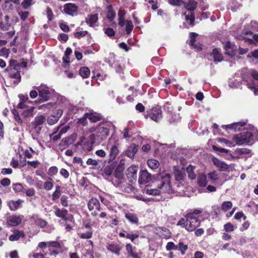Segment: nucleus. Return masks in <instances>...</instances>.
I'll return each instance as SVG.
<instances>
[{
	"label": "nucleus",
	"instance_id": "39448f33",
	"mask_svg": "<svg viewBox=\"0 0 258 258\" xmlns=\"http://www.w3.org/2000/svg\"><path fill=\"white\" fill-rule=\"evenodd\" d=\"M233 141L238 145L254 143L253 135L250 132H244L233 136Z\"/></svg>",
	"mask_w": 258,
	"mask_h": 258
},
{
	"label": "nucleus",
	"instance_id": "6ab92c4d",
	"mask_svg": "<svg viewBox=\"0 0 258 258\" xmlns=\"http://www.w3.org/2000/svg\"><path fill=\"white\" fill-rule=\"evenodd\" d=\"M88 208L90 211L94 209L98 211H101V210L99 201L95 198H91L89 201L88 203Z\"/></svg>",
	"mask_w": 258,
	"mask_h": 258
},
{
	"label": "nucleus",
	"instance_id": "774afa93",
	"mask_svg": "<svg viewBox=\"0 0 258 258\" xmlns=\"http://www.w3.org/2000/svg\"><path fill=\"white\" fill-rule=\"evenodd\" d=\"M13 188L15 192H20L23 189V186L21 183H15L13 185Z\"/></svg>",
	"mask_w": 258,
	"mask_h": 258
},
{
	"label": "nucleus",
	"instance_id": "aec40b11",
	"mask_svg": "<svg viewBox=\"0 0 258 258\" xmlns=\"http://www.w3.org/2000/svg\"><path fill=\"white\" fill-rule=\"evenodd\" d=\"M106 248L108 251L114 253L117 256L120 255L121 250V247L116 243H108L106 246Z\"/></svg>",
	"mask_w": 258,
	"mask_h": 258
},
{
	"label": "nucleus",
	"instance_id": "8fccbe9b",
	"mask_svg": "<svg viewBox=\"0 0 258 258\" xmlns=\"http://www.w3.org/2000/svg\"><path fill=\"white\" fill-rule=\"evenodd\" d=\"M134 28V25L131 20L126 21L125 30L127 34H130Z\"/></svg>",
	"mask_w": 258,
	"mask_h": 258
},
{
	"label": "nucleus",
	"instance_id": "4be33fe9",
	"mask_svg": "<svg viewBox=\"0 0 258 258\" xmlns=\"http://www.w3.org/2000/svg\"><path fill=\"white\" fill-rule=\"evenodd\" d=\"M136 247L134 246L131 243H126L125 245V249L127 252L128 256L133 258H141V257L135 251Z\"/></svg>",
	"mask_w": 258,
	"mask_h": 258
},
{
	"label": "nucleus",
	"instance_id": "f03ea898",
	"mask_svg": "<svg viewBox=\"0 0 258 258\" xmlns=\"http://www.w3.org/2000/svg\"><path fill=\"white\" fill-rule=\"evenodd\" d=\"M184 8L188 12H185L183 13L185 16V20L188 23L190 26L193 27L195 25V10L197 8L198 3L195 0H187V2L184 1L183 4Z\"/></svg>",
	"mask_w": 258,
	"mask_h": 258
},
{
	"label": "nucleus",
	"instance_id": "bf43d9fd",
	"mask_svg": "<svg viewBox=\"0 0 258 258\" xmlns=\"http://www.w3.org/2000/svg\"><path fill=\"white\" fill-rule=\"evenodd\" d=\"M88 34V32L87 31H83L80 32H76L74 33V37L76 38L80 39Z\"/></svg>",
	"mask_w": 258,
	"mask_h": 258
},
{
	"label": "nucleus",
	"instance_id": "7c9ffc66",
	"mask_svg": "<svg viewBox=\"0 0 258 258\" xmlns=\"http://www.w3.org/2000/svg\"><path fill=\"white\" fill-rule=\"evenodd\" d=\"M125 217L130 223L138 225L139 219L136 214L128 212L125 213Z\"/></svg>",
	"mask_w": 258,
	"mask_h": 258
},
{
	"label": "nucleus",
	"instance_id": "052dcab7",
	"mask_svg": "<svg viewBox=\"0 0 258 258\" xmlns=\"http://www.w3.org/2000/svg\"><path fill=\"white\" fill-rule=\"evenodd\" d=\"M187 219L185 218H181L179 221L178 222H177V226H179L182 228L184 227L185 228L186 230H187V226L186 225H187Z\"/></svg>",
	"mask_w": 258,
	"mask_h": 258
},
{
	"label": "nucleus",
	"instance_id": "dca6fc26",
	"mask_svg": "<svg viewBox=\"0 0 258 258\" xmlns=\"http://www.w3.org/2000/svg\"><path fill=\"white\" fill-rule=\"evenodd\" d=\"M53 208L55 209L54 214L56 217L61 218L64 221L70 220L69 217L67 216L68 211L67 209H60L56 206H54Z\"/></svg>",
	"mask_w": 258,
	"mask_h": 258
},
{
	"label": "nucleus",
	"instance_id": "a211bd4d",
	"mask_svg": "<svg viewBox=\"0 0 258 258\" xmlns=\"http://www.w3.org/2000/svg\"><path fill=\"white\" fill-rule=\"evenodd\" d=\"M251 150L247 148H237L233 152L234 155H230L232 158L239 159L241 156L249 154Z\"/></svg>",
	"mask_w": 258,
	"mask_h": 258
},
{
	"label": "nucleus",
	"instance_id": "b1692460",
	"mask_svg": "<svg viewBox=\"0 0 258 258\" xmlns=\"http://www.w3.org/2000/svg\"><path fill=\"white\" fill-rule=\"evenodd\" d=\"M139 149V146L135 144H132L125 151V155L133 158Z\"/></svg>",
	"mask_w": 258,
	"mask_h": 258
},
{
	"label": "nucleus",
	"instance_id": "49530a36",
	"mask_svg": "<svg viewBox=\"0 0 258 258\" xmlns=\"http://www.w3.org/2000/svg\"><path fill=\"white\" fill-rule=\"evenodd\" d=\"M72 49L70 47H67L65 51V56L63 57V61L64 62L69 63L70 62L69 59V55L72 53Z\"/></svg>",
	"mask_w": 258,
	"mask_h": 258
},
{
	"label": "nucleus",
	"instance_id": "3c124183",
	"mask_svg": "<svg viewBox=\"0 0 258 258\" xmlns=\"http://www.w3.org/2000/svg\"><path fill=\"white\" fill-rule=\"evenodd\" d=\"M235 229L234 226L230 222H228L224 225V230L226 232H233Z\"/></svg>",
	"mask_w": 258,
	"mask_h": 258
},
{
	"label": "nucleus",
	"instance_id": "c03bdc74",
	"mask_svg": "<svg viewBox=\"0 0 258 258\" xmlns=\"http://www.w3.org/2000/svg\"><path fill=\"white\" fill-rule=\"evenodd\" d=\"M178 250L180 251L181 255H184L185 254V251L188 249V245L181 241L178 243Z\"/></svg>",
	"mask_w": 258,
	"mask_h": 258
},
{
	"label": "nucleus",
	"instance_id": "2f4dec72",
	"mask_svg": "<svg viewBox=\"0 0 258 258\" xmlns=\"http://www.w3.org/2000/svg\"><path fill=\"white\" fill-rule=\"evenodd\" d=\"M107 12L106 17L110 22H112L115 17L116 13L114 11L113 7L111 5L107 6Z\"/></svg>",
	"mask_w": 258,
	"mask_h": 258
},
{
	"label": "nucleus",
	"instance_id": "9d476101",
	"mask_svg": "<svg viewBox=\"0 0 258 258\" xmlns=\"http://www.w3.org/2000/svg\"><path fill=\"white\" fill-rule=\"evenodd\" d=\"M222 43L224 44L223 48L225 50V54L231 57L236 55L237 52V47L234 42L227 41L225 43L222 42Z\"/></svg>",
	"mask_w": 258,
	"mask_h": 258
},
{
	"label": "nucleus",
	"instance_id": "c85d7f7f",
	"mask_svg": "<svg viewBox=\"0 0 258 258\" xmlns=\"http://www.w3.org/2000/svg\"><path fill=\"white\" fill-rule=\"evenodd\" d=\"M25 235L23 231H15L14 233L9 236V240L11 241H17L20 239V238L24 237Z\"/></svg>",
	"mask_w": 258,
	"mask_h": 258
},
{
	"label": "nucleus",
	"instance_id": "a19ab883",
	"mask_svg": "<svg viewBox=\"0 0 258 258\" xmlns=\"http://www.w3.org/2000/svg\"><path fill=\"white\" fill-rule=\"evenodd\" d=\"M12 112L14 116V119L15 121L17 122L18 124L22 125L23 122L17 110H16V109H13L12 110Z\"/></svg>",
	"mask_w": 258,
	"mask_h": 258
},
{
	"label": "nucleus",
	"instance_id": "ea45409f",
	"mask_svg": "<svg viewBox=\"0 0 258 258\" xmlns=\"http://www.w3.org/2000/svg\"><path fill=\"white\" fill-rule=\"evenodd\" d=\"M34 109L35 107L33 106H31L30 108H26L23 111L22 115L25 118L33 116Z\"/></svg>",
	"mask_w": 258,
	"mask_h": 258
},
{
	"label": "nucleus",
	"instance_id": "f3484780",
	"mask_svg": "<svg viewBox=\"0 0 258 258\" xmlns=\"http://www.w3.org/2000/svg\"><path fill=\"white\" fill-rule=\"evenodd\" d=\"M152 179V175L146 170L140 172L139 182L140 184H145L149 182Z\"/></svg>",
	"mask_w": 258,
	"mask_h": 258
},
{
	"label": "nucleus",
	"instance_id": "680f3d73",
	"mask_svg": "<svg viewBox=\"0 0 258 258\" xmlns=\"http://www.w3.org/2000/svg\"><path fill=\"white\" fill-rule=\"evenodd\" d=\"M57 172L58 168L56 166H51L49 168L47 174L48 175L52 176L56 175Z\"/></svg>",
	"mask_w": 258,
	"mask_h": 258
},
{
	"label": "nucleus",
	"instance_id": "0eeeda50",
	"mask_svg": "<svg viewBox=\"0 0 258 258\" xmlns=\"http://www.w3.org/2000/svg\"><path fill=\"white\" fill-rule=\"evenodd\" d=\"M107 149L109 151L108 162L113 161L119 153V143H115L114 144H112L110 139L107 145Z\"/></svg>",
	"mask_w": 258,
	"mask_h": 258
},
{
	"label": "nucleus",
	"instance_id": "79ce46f5",
	"mask_svg": "<svg viewBox=\"0 0 258 258\" xmlns=\"http://www.w3.org/2000/svg\"><path fill=\"white\" fill-rule=\"evenodd\" d=\"M114 168L111 166H106L102 171V175L104 176L109 177L113 173Z\"/></svg>",
	"mask_w": 258,
	"mask_h": 258
},
{
	"label": "nucleus",
	"instance_id": "e433bc0d",
	"mask_svg": "<svg viewBox=\"0 0 258 258\" xmlns=\"http://www.w3.org/2000/svg\"><path fill=\"white\" fill-rule=\"evenodd\" d=\"M195 166L191 165H189L186 168V172L188 174V177L191 179H195L196 178V174L194 172Z\"/></svg>",
	"mask_w": 258,
	"mask_h": 258
},
{
	"label": "nucleus",
	"instance_id": "4c0bfd02",
	"mask_svg": "<svg viewBox=\"0 0 258 258\" xmlns=\"http://www.w3.org/2000/svg\"><path fill=\"white\" fill-rule=\"evenodd\" d=\"M79 74L83 78H87L90 75V69L86 67H83L80 69Z\"/></svg>",
	"mask_w": 258,
	"mask_h": 258
},
{
	"label": "nucleus",
	"instance_id": "c756f323",
	"mask_svg": "<svg viewBox=\"0 0 258 258\" xmlns=\"http://www.w3.org/2000/svg\"><path fill=\"white\" fill-rule=\"evenodd\" d=\"M45 120V117L42 115L37 116L35 117L34 120L32 122V125L34 128L43 124Z\"/></svg>",
	"mask_w": 258,
	"mask_h": 258
},
{
	"label": "nucleus",
	"instance_id": "69168bd1",
	"mask_svg": "<svg viewBox=\"0 0 258 258\" xmlns=\"http://www.w3.org/2000/svg\"><path fill=\"white\" fill-rule=\"evenodd\" d=\"M87 114H88V112L84 113L83 116L79 119L78 122L83 126L86 125L88 124V121L87 120L88 116H86Z\"/></svg>",
	"mask_w": 258,
	"mask_h": 258
},
{
	"label": "nucleus",
	"instance_id": "58836bf2",
	"mask_svg": "<svg viewBox=\"0 0 258 258\" xmlns=\"http://www.w3.org/2000/svg\"><path fill=\"white\" fill-rule=\"evenodd\" d=\"M147 164L152 169H157L160 165L158 160L153 159H149L147 161Z\"/></svg>",
	"mask_w": 258,
	"mask_h": 258
},
{
	"label": "nucleus",
	"instance_id": "6e6552de",
	"mask_svg": "<svg viewBox=\"0 0 258 258\" xmlns=\"http://www.w3.org/2000/svg\"><path fill=\"white\" fill-rule=\"evenodd\" d=\"M146 118L150 117L153 120L158 122L162 117V112L160 107L156 106L147 111L145 115Z\"/></svg>",
	"mask_w": 258,
	"mask_h": 258
},
{
	"label": "nucleus",
	"instance_id": "cd10ccee",
	"mask_svg": "<svg viewBox=\"0 0 258 258\" xmlns=\"http://www.w3.org/2000/svg\"><path fill=\"white\" fill-rule=\"evenodd\" d=\"M23 202V201L21 199H19L17 201L12 200L8 202V205L11 211H15L20 208Z\"/></svg>",
	"mask_w": 258,
	"mask_h": 258
},
{
	"label": "nucleus",
	"instance_id": "0e129e2a",
	"mask_svg": "<svg viewBox=\"0 0 258 258\" xmlns=\"http://www.w3.org/2000/svg\"><path fill=\"white\" fill-rule=\"evenodd\" d=\"M92 231H87L85 233H83L79 235V237L82 239H90L92 237Z\"/></svg>",
	"mask_w": 258,
	"mask_h": 258
},
{
	"label": "nucleus",
	"instance_id": "393cba45",
	"mask_svg": "<svg viewBox=\"0 0 258 258\" xmlns=\"http://www.w3.org/2000/svg\"><path fill=\"white\" fill-rule=\"evenodd\" d=\"M86 116H88L90 121L92 123H95L103 120V116L96 112L88 113V114Z\"/></svg>",
	"mask_w": 258,
	"mask_h": 258
},
{
	"label": "nucleus",
	"instance_id": "bb28decb",
	"mask_svg": "<svg viewBox=\"0 0 258 258\" xmlns=\"http://www.w3.org/2000/svg\"><path fill=\"white\" fill-rule=\"evenodd\" d=\"M98 20V14H90L88 15L86 18L85 22L90 26L93 27L94 24L97 22Z\"/></svg>",
	"mask_w": 258,
	"mask_h": 258
},
{
	"label": "nucleus",
	"instance_id": "9b49d317",
	"mask_svg": "<svg viewBox=\"0 0 258 258\" xmlns=\"http://www.w3.org/2000/svg\"><path fill=\"white\" fill-rule=\"evenodd\" d=\"M212 161L219 171H228L230 169V166L228 164L215 157L212 158Z\"/></svg>",
	"mask_w": 258,
	"mask_h": 258
},
{
	"label": "nucleus",
	"instance_id": "c9c22d12",
	"mask_svg": "<svg viewBox=\"0 0 258 258\" xmlns=\"http://www.w3.org/2000/svg\"><path fill=\"white\" fill-rule=\"evenodd\" d=\"M75 138L73 135L66 137L62 139L60 143L62 146H68L74 143Z\"/></svg>",
	"mask_w": 258,
	"mask_h": 258
},
{
	"label": "nucleus",
	"instance_id": "a18cd8bd",
	"mask_svg": "<svg viewBox=\"0 0 258 258\" xmlns=\"http://www.w3.org/2000/svg\"><path fill=\"white\" fill-rule=\"evenodd\" d=\"M232 207V203L230 201L224 202L221 205V210L224 212H226L230 209Z\"/></svg>",
	"mask_w": 258,
	"mask_h": 258
},
{
	"label": "nucleus",
	"instance_id": "864d4df0",
	"mask_svg": "<svg viewBox=\"0 0 258 258\" xmlns=\"http://www.w3.org/2000/svg\"><path fill=\"white\" fill-rule=\"evenodd\" d=\"M35 223L37 226L42 228L45 227L47 224V222L45 220L40 218L37 219L35 220Z\"/></svg>",
	"mask_w": 258,
	"mask_h": 258
},
{
	"label": "nucleus",
	"instance_id": "f8f14e48",
	"mask_svg": "<svg viewBox=\"0 0 258 258\" xmlns=\"http://www.w3.org/2000/svg\"><path fill=\"white\" fill-rule=\"evenodd\" d=\"M118 235L120 237L130 239L132 242H134L136 239H138L140 235L138 231L135 232L127 233V231L124 229H122Z\"/></svg>",
	"mask_w": 258,
	"mask_h": 258
},
{
	"label": "nucleus",
	"instance_id": "6e6d98bb",
	"mask_svg": "<svg viewBox=\"0 0 258 258\" xmlns=\"http://www.w3.org/2000/svg\"><path fill=\"white\" fill-rule=\"evenodd\" d=\"M59 119L54 115H51L47 118V123L49 125H53L56 123Z\"/></svg>",
	"mask_w": 258,
	"mask_h": 258
},
{
	"label": "nucleus",
	"instance_id": "603ef678",
	"mask_svg": "<svg viewBox=\"0 0 258 258\" xmlns=\"http://www.w3.org/2000/svg\"><path fill=\"white\" fill-rule=\"evenodd\" d=\"M168 2L171 6L177 7L181 6L184 3L183 0H168Z\"/></svg>",
	"mask_w": 258,
	"mask_h": 258
},
{
	"label": "nucleus",
	"instance_id": "20e7f679",
	"mask_svg": "<svg viewBox=\"0 0 258 258\" xmlns=\"http://www.w3.org/2000/svg\"><path fill=\"white\" fill-rule=\"evenodd\" d=\"M156 180V185L164 192L169 193L171 190V175L169 173L160 174Z\"/></svg>",
	"mask_w": 258,
	"mask_h": 258
},
{
	"label": "nucleus",
	"instance_id": "5701e85b",
	"mask_svg": "<svg viewBox=\"0 0 258 258\" xmlns=\"http://www.w3.org/2000/svg\"><path fill=\"white\" fill-rule=\"evenodd\" d=\"M22 221L20 216L17 215H12L8 217L7 223L11 226H16L19 225Z\"/></svg>",
	"mask_w": 258,
	"mask_h": 258
},
{
	"label": "nucleus",
	"instance_id": "37998d69",
	"mask_svg": "<svg viewBox=\"0 0 258 258\" xmlns=\"http://www.w3.org/2000/svg\"><path fill=\"white\" fill-rule=\"evenodd\" d=\"M53 187V179L51 177L48 178V180L43 183V188L46 190H51Z\"/></svg>",
	"mask_w": 258,
	"mask_h": 258
},
{
	"label": "nucleus",
	"instance_id": "423d86ee",
	"mask_svg": "<svg viewBox=\"0 0 258 258\" xmlns=\"http://www.w3.org/2000/svg\"><path fill=\"white\" fill-rule=\"evenodd\" d=\"M111 126L110 123L107 122L100 123L96 127L97 139L98 140H104L109 134V130Z\"/></svg>",
	"mask_w": 258,
	"mask_h": 258
},
{
	"label": "nucleus",
	"instance_id": "de8ad7c7",
	"mask_svg": "<svg viewBox=\"0 0 258 258\" xmlns=\"http://www.w3.org/2000/svg\"><path fill=\"white\" fill-rule=\"evenodd\" d=\"M33 0H23L21 3L22 7L25 9H28L33 4Z\"/></svg>",
	"mask_w": 258,
	"mask_h": 258
},
{
	"label": "nucleus",
	"instance_id": "1a4fd4ad",
	"mask_svg": "<svg viewBox=\"0 0 258 258\" xmlns=\"http://www.w3.org/2000/svg\"><path fill=\"white\" fill-rule=\"evenodd\" d=\"M36 89L38 92L41 101L44 102L49 100L51 94L49 87L41 84L39 86L36 87Z\"/></svg>",
	"mask_w": 258,
	"mask_h": 258
},
{
	"label": "nucleus",
	"instance_id": "5fc2aeb1",
	"mask_svg": "<svg viewBox=\"0 0 258 258\" xmlns=\"http://www.w3.org/2000/svg\"><path fill=\"white\" fill-rule=\"evenodd\" d=\"M69 198L66 195H62L60 197V203L64 207H68L69 206Z\"/></svg>",
	"mask_w": 258,
	"mask_h": 258
},
{
	"label": "nucleus",
	"instance_id": "473e14b6",
	"mask_svg": "<svg viewBox=\"0 0 258 258\" xmlns=\"http://www.w3.org/2000/svg\"><path fill=\"white\" fill-rule=\"evenodd\" d=\"M241 6L236 0H229L227 9L234 12Z\"/></svg>",
	"mask_w": 258,
	"mask_h": 258
},
{
	"label": "nucleus",
	"instance_id": "ddd939ff",
	"mask_svg": "<svg viewBox=\"0 0 258 258\" xmlns=\"http://www.w3.org/2000/svg\"><path fill=\"white\" fill-rule=\"evenodd\" d=\"M78 11V7L75 4L70 3L63 5V12L67 15L73 16Z\"/></svg>",
	"mask_w": 258,
	"mask_h": 258
},
{
	"label": "nucleus",
	"instance_id": "7ed1b4c3",
	"mask_svg": "<svg viewBox=\"0 0 258 258\" xmlns=\"http://www.w3.org/2000/svg\"><path fill=\"white\" fill-rule=\"evenodd\" d=\"M202 213V210L195 209L193 212L187 213L185 218L187 219V230L191 232L195 230L201 224L199 215Z\"/></svg>",
	"mask_w": 258,
	"mask_h": 258
},
{
	"label": "nucleus",
	"instance_id": "2eb2a0df",
	"mask_svg": "<svg viewBox=\"0 0 258 258\" xmlns=\"http://www.w3.org/2000/svg\"><path fill=\"white\" fill-rule=\"evenodd\" d=\"M10 17L6 15L4 16L2 13L0 12V29L3 30H7L11 26L10 23Z\"/></svg>",
	"mask_w": 258,
	"mask_h": 258
},
{
	"label": "nucleus",
	"instance_id": "a878e982",
	"mask_svg": "<svg viewBox=\"0 0 258 258\" xmlns=\"http://www.w3.org/2000/svg\"><path fill=\"white\" fill-rule=\"evenodd\" d=\"M211 55L213 56L215 62H221L223 60V56L220 48H214Z\"/></svg>",
	"mask_w": 258,
	"mask_h": 258
},
{
	"label": "nucleus",
	"instance_id": "4468645a",
	"mask_svg": "<svg viewBox=\"0 0 258 258\" xmlns=\"http://www.w3.org/2000/svg\"><path fill=\"white\" fill-rule=\"evenodd\" d=\"M138 167L136 166H130L126 171V176L130 182L136 181Z\"/></svg>",
	"mask_w": 258,
	"mask_h": 258
},
{
	"label": "nucleus",
	"instance_id": "f257e3e1",
	"mask_svg": "<svg viewBox=\"0 0 258 258\" xmlns=\"http://www.w3.org/2000/svg\"><path fill=\"white\" fill-rule=\"evenodd\" d=\"M22 67L21 63L17 60L12 59L10 60L9 66L5 69L6 72H8L9 77L15 79L14 81V83L15 85H18L21 81L20 70Z\"/></svg>",
	"mask_w": 258,
	"mask_h": 258
},
{
	"label": "nucleus",
	"instance_id": "72a5a7b5",
	"mask_svg": "<svg viewBox=\"0 0 258 258\" xmlns=\"http://www.w3.org/2000/svg\"><path fill=\"white\" fill-rule=\"evenodd\" d=\"M207 177L205 174H200L198 177V185L202 187H205L208 183Z\"/></svg>",
	"mask_w": 258,
	"mask_h": 258
},
{
	"label": "nucleus",
	"instance_id": "e2e57ef3",
	"mask_svg": "<svg viewBox=\"0 0 258 258\" xmlns=\"http://www.w3.org/2000/svg\"><path fill=\"white\" fill-rule=\"evenodd\" d=\"M174 173L176 181H180L183 179V176L179 170H175Z\"/></svg>",
	"mask_w": 258,
	"mask_h": 258
},
{
	"label": "nucleus",
	"instance_id": "4d7b16f0",
	"mask_svg": "<svg viewBox=\"0 0 258 258\" xmlns=\"http://www.w3.org/2000/svg\"><path fill=\"white\" fill-rule=\"evenodd\" d=\"M147 194L153 196H158L160 195L161 191L158 189H146Z\"/></svg>",
	"mask_w": 258,
	"mask_h": 258
},
{
	"label": "nucleus",
	"instance_id": "338daca9",
	"mask_svg": "<svg viewBox=\"0 0 258 258\" xmlns=\"http://www.w3.org/2000/svg\"><path fill=\"white\" fill-rule=\"evenodd\" d=\"M61 194V192L60 190H55L51 196L52 200L54 202L56 201L60 197Z\"/></svg>",
	"mask_w": 258,
	"mask_h": 258
},
{
	"label": "nucleus",
	"instance_id": "412c9836",
	"mask_svg": "<svg viewBox=\"0 0 258 258\" xmlns=\"http://www.w3.org/2000/svg\"><path fill=\"white\" fill-rule=\"evenodd\" d=\"M246 123L244 122H234L230 124L223 125V128L226 130H231L234 131H239L241 127L244 126Z\"/></svg>",
	"mask_w": 258,
	"mask_h": 258
},
{
	"label": "nucleus",
	"instance_id": "f704fd0d",
	"mask_svg": "<svg viewBox=\"0 0 258 258\" xmlns=\"http://www.w3.org/2000/svg\"><path fill=\"white\" fill-rule=\"evenodd\" d=\"M158 230L161 232V236L166 239H168L171 237V233L170 230L164 227H159Z\"/></svg>",
	"mask_w": 258,
	"mask_h": 258
},
{
	"label": "nucleus",
	"instance_id": "09e8293b",
	"mask_svg": "<svg viewBox=\"0 0 258 258\" xmlns=\"http://www.w3.org/2000/svg\"><path fill=\"white\" fill-rule=\"evenodd\" d=\"M198 34L195 32H190L189 33V38L190 40L188 42V44L190 46H195V43L196 42V39L198 36Z\"/></svg>",
	"mask_w": 258,
	"mask_h": 258
},
{
	"label": "nucleus",
	"instance_id": "13d9d810",
	"mask_svg": "<svg viewBox=\"0 0 258 258\" xmlns=\"http://www.w3.org/2000/svg\"><path fill=\"white\" fill-rule=\"evenodd\" d=\"M208 177L209 179L215 181L218 179V174L216 171H213L208 174Z\"/></svg>",
	"mask_w": 258,
	"mask_h": 258
}]
</instances>
